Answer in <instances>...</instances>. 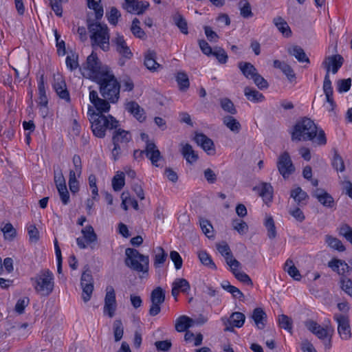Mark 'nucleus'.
<instances>
[{"label":"nucleus","instance_id":"14","mask_svg":"<svg viewBox=\"0 0 352 352\" xmlns=\"http://www.w3.org/2000/svg\"><path fill=\"white\" fill-rule=\"evenodd\" d=\"M241 73L248 79L253 80L255 85L261 89L268 87L267 82L257 72L256 67H239Z\"/></svg>","mask_w":352,"mask_h":352},{"label":"nucleus","instance_id":"5","mask_svg":"<svg viewBox=\"0 0 352 352\" xmlns=\"http://www.w3.org/2000/svg\"><path fill=\"white\" fill-rule=\"evenodd\" d=\"M88 29L91 33L90 38L92 46L97 45L103 51H108L109 50V32L107 25L98 22L91 23L88 25Z\"/></svg>","mask_w":352,"mask_h":352},{"label":"nucleus","instance_id":"41","mask_svg":"<svg viewBox=\"0 0 352 352\" xmlns=\"http://www.w3.org/2000/svg\"><path fill=\"white\" fill-rule=\"evenodd\" d=\"M222 288L230 293L234 298L241 299L243 298V293L236 287L231 285L227 280H224L221 283Z\"/></svg>","mask_w":352,"mask_h":352},{"label":"nucleus","instance_id":"16","mask_svg":"<svg viewBox=\"0 0 352 352\" xmlns=\"http://www.w3.org/2000/svg\"><path fill=\"white\" fill-rule=\"evenodd\" d=\"M40 75L38 81V104L41 106V109H43L42 110V114L43 117H45L47 115V107L48 103V100L46 95V91L45 87V82H44V73L43 72L39 71L38 73Z\"/></svg>","mask_w":352,"mask_h":352},{"label":"nucleus","instance_id":"25","mask_svg":"<svg viewBox=\"0 0 352 352\" xmlns=\"http://www.w3.org/2000/svg\"><path fill=\"white\" fill-rule=\"evenodd\" d=\"M251 318L258 329H263L267 321V314L262 308L257 307L254 309Z\"/></svg>","mask_w":352,"mask_h":352},{"label":"nucleus","instance_id":"30","mask_svg":"<svg viewBox=\"0 0 352 352\" xmlns=\"http://www.w3.org/2000/svg\"><path fill=\"white\" fill-rule=\"evenodd\" d=\"M288 52L294 56L299 62L310 63L309 59L307 57L304 50L300 46L293 45L290 47L288 49Z\"/></svg>","mask_w":352,"mask_h":352},{"label":"nucleus","instance_id":"58","mask_svg":"<svg viewBox=\"0 0 352 352\" xmlns=\"http://www.w3.org/2000/svg\"><path fill=\"white\" fill-rule=\"evenodd\" d=\"M241 15L244 18H249L252 16L251 6L247 0H242L239 3Z\"/></svg>","mask_w":352,"mask_h":352},{"label":"nucleus","instance_id":"43","mask_svg":"<svg viewBox=\"0 0 352 352\" xmlns=\"http://www.w3.org/2000/svg\"><path fill=\"white\" fill-rule=\"evenodd\" d=\"M326 243L328 245L339 252H343L345 250L342 243L338 239L330 235H327L325 239Z\"/></svg>","mask_w":352,"mask_h":352},{"label":"nucleus","instance_id":"44","mask_svg":"<svg viewBox=\"0 0 352 352\" xmlns=\"http://www.w3.org/2000/svg\"><path fill=\"white\" fill-rule=\"evenodd\" d=\"M264 225L267 230L268 237L270 239H274L276 236V230L272 217L266 216Z\"/></svg>","mask_w":352,"mask_h":352},{"label":"nucleus","instance_id":"62","mask_svg":"<svg viewBox=\"0 0 352 352\" xmlns=\"http://www.w3.org/2000/svg\"><path fill=\"white\" fill-rule=\"evenodd\" d=\"M339 233L352 244V228L349 225L342 224L340 228Z\"/></svg>","mask_w":352,"mask_h":352},{"label":"nucleus","instance_id":"12","mask_svg":"<svg viewBox=\"0 0 352 352\" xmlns=\"http://www.w3.org/2000/svg\"><path fill=\"white\" fill-rule=\"evenodd\" d=\"M277 167L280 174L285 179L288 178L294 172L295 168L287 152H284L280 155L277 162Z\"/></svg>","mask_w":352,"mask_h":352},{"label":"nucleus","instance_id":"29","mask_svg":"<svg viewBox=\"0 0 352 352\" xmlns=\"http://www.w3.org/2000/svg\"><path fill=\"white\" fill-rule=\"evenodd\" d=\"M244 95L248 100L252 102H260L265 98L261 93L250 87L244 88Z\"/></svg>","mask_w":352,"mask_h":352},{"label":"nucleus","instance_id":"59","mask_svg":"<svg viewBox=\"0 0 352 352\" xmlns=\"http://www.w3.org/2000/svg\"><path fill=\"white\" fill-rule=\"evenodd\" d=\"M211 56L215 57L220 64H225L228 59L227 53L221 47H214Z\"/></svg>","mask_w":352,"mask_h":352},{"label":"nucleus","instance_id":"32","mask_svg":"<svg viewBox=\"0 0 352 352\" xmlns=\"http://www.w3.org/2000/svg\"><path fill=\"white\" fill-rule=\"evenodd\" d=\"M193 320L186 316L179 317L175 322V329L179 332H183L190 327L193 324Z\"/></svg>","mask_w":352,"mask_h":352},{"label":"nucleus","instance_id":"36","mask_svg":"<svg viewBox=\"0 0 352 352\" xmlns=\"http://www.w3.org/2000/svg\"><path fill=\"white\" fill-rule=\"evenodd\" d=\"M221 108L226 113L230 115H235L237 113L236 109L232 101L228 98H222L219 99Z\"/></svg>","mask_w":352,"mask_h":352},{"label":"nucleus","instance_id":"9","mask_svg":"<svg viewBox=\"0 0 352 352\" xmlns=\"http://www.w3.org/2000/svg\"><path fill=\"white\" fill-rule=\"evenodd\" d=\"M80 285L82 289V298L85 302H87L91 299L94 291V279L88 267L81 275Z\"/></svg>","mask_w":352,"mask_h":352},{"label":"nucleus","instance_id":"35","mask_svg":"<svg viewBox=\"0 0 352 352\" xmlns=\"http://www.w3.org/2000/svg\"><path fill=\"white\" fill-rule=\"evenodd\" d=\"M245 320V315L241 312H234L232 313L230 318L227 320V322L235 327L240 328L241 327Z\"/></svg>","mask_w":352,"mask_h":352},{"label":"nucleus","instance_id":"42","mask_svg":"<svg viewBox=\"0 0 352 352\" xmlns=\"http://www.w3.org/2000/svg\"><path fill=\"white\" fill-rule=\"evenodd\" d=\"M278 322L280 328H283L290 333L292 332L293 328V320L290 317L285 314H281L278 316Z\"/></svg>","mask_w":352,"mask_h":352},{"label":"nucleus","instance_id":"6","mask_svg":"<svg viewBox=\"0 0 352 352\" xmlns=\"http://www.w3.org/2000/svg\"><path fill=\"white\" fill-rule=\"evenodd\" d=\"M31 280L34 282L35 291L41 296H47L52 292L54 287V277L50 270H42Z\"/></svg>","mask_w":352,"mask_h":352},{"label":"nucleus","instance_id":"24","mask_svg":"<svg viewBox=\"0 0 352 352\" xmlns=\"http://www.w3.org/2000/svg\"><path fill=\"white\" fill-rule=\"evenodd\" d=\"M181 153L187 163L192 164L198 160V155L193 150L192 146L188 143L180 144Z\"/></svg>","mask_w":352,"mask_h":352},{"label":"nucleus","instance_id":"39","mask_svg":"<svg viewBox=\"0 0 352 352\" xmlns=\"http://www.w3.org/2000/svg\"><path fill=\"white\" fill-rule=\"evenodd\" d=\"M290 196L299 205L302 204V201L308 198L307 192L302 190L300 187H297L292 190Z\"/></svg>","mask_w":352,"mask_h":352},{"label":"nucleus","instance_id":"48","mask_svg":"<svg viewBox=\"0 0 352 352\" xmlns=\"http://www.w3.org/2000/svg\"><path fill=\"white\" fill-rule=\"evenodd\" d=\"M343 61V58L340 55L336 54L327 57L322 63V65L333 67L342 66Z\"/></svg>","mask_w":352,"mask_h":352},{"label":"nucleus","instance_id":"28","mask_svg":"<svg viewBox=\"0 0 352 352\" xmlns=\"http://www.w3.org/2000/svg\"><path fill=\"white\" fill-rule=\"evenodd\" d=\"M222 121L223 124L233 133H238L241 129L240 122L232 116H224Z\"/></svg>","mask_w":352,"mask_h":352},{"label":"nucleus","instance_id":"45","mask_svg":"<svg viewBox=\"0 0 352 352\" xmlns=\"http://www.w3.org/2000/svg\"><path fill=\"white\" fill-rule=\"evenodd\" d=\"M101 0H87V5L90 9L95 11L96 19H100L103 16V8L100 5Z\"/></svg>","mask_w":352,"mask_h":352},{"label":"nucleus","instance_id":"21","mask_svg":"<svg viewBox=\"0 0 352 352\" xmlns=\"http://www.w3.org/2000/svg\"><path fill=\"white\" fill-rule=\"evenodd\" d=\"M328 266L334 272H336L340 277H347L346 274L351 270V267L344 261L339 259H334L329 262Z\"/></svg>","mask_w":352,"mask_h":352},{"label":"nucleus","instance_id":"63","mask_svg":"<svg viewBox=\"0 0 352 352\" xmlns=\"http://www.w3.org/2000/svg\"><path fill=\"white\" fill-rule=\"evenodd\" d=\"M200 227L203 231V232L208 237L210 238L212 236V226L209 222V221L206 219H201L200 220Z\"/></svg>","mask_w":352,"mask_h":352},{"label":"nucleus","instance_id":"1","mask_svg":"<svg viewBox=\"0 0 352 352\" xmlns=\"http://www.w3.org/2000/svg\"><path fill=\"white\" fill-rule=\"evenodd\" d=\"M82 75L97 83L102 98L96 90L89 92V100L96 109L109 112L110 103H116L120 98V84L113 73L107 67H78Z\"/></svg>","mask_w":352,"mask_h":352},{"label":"nucleus","instance_id":"23","mask_svg":"<svg viewBox=\"0 0 352 352\" xmlns=\"http://www.w3.org/2000/svg\"><path fill=\"white\" fill-rule=\"evenodd\" d=\"M253 190L258 192L265 203L267 204L272 201L273 188L270 183L263 182L260 186H255Z\"/></svg>","mask_w":352,"mask_h":352},{"label":"nucleus","instance_id":"56","mask_svg":"<svg viewBox=\"0 0 352 352\" xmlns=\"http://www.w3.org/2000/svg\"><path fill=\"white\" fill-rule=\"evenodd\" d=\"M332 166L337 171L343 172L345 170L343 159L337 151L334 152Z\"/></svg>","mask_w":352,"mask_h":352},{"label":"nucleus","instance_id":"61","mask_svg":"<svg viewBox=\"0 0 352 352\" xmlns=\"http://www.w3.org/2000/svg\"><path fill=\"white\" fill-rule=\"evenodd\" d=\"M232 226L241 234H245L248 229L247 223L239 219L232 221Z\"/></svg>","mask_w":352,"mask_h":352},{"label":"nucleus","instance_id":"50","mask_svg":"<svg viewBox=\"0 0 352 352\" xmlns=\"http://www.w3.org/2000/svg\"><path fill=\"white\" fill-rule=\"evenodd\" d=\"M198 257H199V261H201V263L211 268V269H216L217 267L214 264V263L212 261L211 257L210 256V255L206 252V251H199L198 252Z\"/></svg>","mask_w":352,"mask_h":352},{"label":"nucleus","instance_id":"8","mask_svg":"<svg viewBox=\"0 0 352 352\" xmlns=\"http://www.w3.org/2000/svg\"><path fill=\"white\" fill-rule=\"evenodd\" d=\"M150 299L151 305L148 313L150 316H155L160 312V305L164 302L165 291L161 287L155 288L151 293Z\"/></svg>","mask_w":352,"mask_h":352},{"label":"nucleus","instance_id":"17","mask_svg":"<svg viewBox=\"0 0 352 352\" xmlns=\"http://www.w3.org/2000/svg\"><path fill=\"white\" fill-rule=\"evenodd\" d=\"M111 42L116 45V51L122 58L130 59L132 57L133 54L123 36L117 33L116 36L112 39Z\"/></svg>","mask_w":352,"mask_h":352},{"label":"nucleus","instance_id":"33","mask_svg":"<svg viewBox=\"0 0 352 352\" xmlns=\"http://www.w3.org/2000/svg\"><path fill=\"white\" fill-rule=\"evenodd\" d=\"M274 25L278 30L286 37L292 35V31L287 23L280 16H277L273 20Z\"/></svg>","mask_w":352,"mask_h":352},{"label":"nucleus","instance_id":"20","mask_svg":"<svg viewBox=\"0 0 352 352\" xmlns=\"http://www.w3.org/2000/svg\"><path fill=\"white\" fill-rule=\"evenodd\" d=\"M312 195L325 207L331 208L334 204L333 198L324 189L316 188L313 191Z\"/></svg>","mask_w":352,"mask_h":352},{"label":"nucleus","instance_id":"4","mask_svg":"<svg viewBox=\"0 0 352 352\" xmlns=\"http://www.w3.org/2000/svg\"><path fill=\"white\" fill-rule=\"evenodd\" d=\"M126 258L124 263L131 270L148 275L149 270V257L142 254L138 250L128 248L125 250Z\"/></svg>","mask_w":352,"mask_h":352},{"label":"nucleus","instance_id":"26","mask_svg":"<svg viewBox=\"0 0 352 352\" xmlns=\"http://www.w3.org/2000/svg\"><path fill=\"white\" fill-rule=\"evenodd\" d=\"M115 129L112 137L113 144L120 145V144H126L131 140V137L128 131L121 129H117V128Z\"/></svg>","mask_w":352,"mask_h":352},{"label":"nucleus","instance_id":"27","mask_svg":"<svg viewBox=\"0 0 352 352\" xmlns=\"http://www.w3.org/2000/svg\"><path fill=\"white\" fill-rule=\"evenodd\" d=\"M154 254V261L153 265L155 268H160L164 264L167 259V254L165 252L164 250L159 246L153 250Z\"/></svg>","mask_w":352,"mask_h":352},{"label":"nucleus","instance_id":"3","mask_svg":"<svg viewBox=\"0 0 352 352\" xmlns=\"http://www.w3.org/2000/svg\"><path fill=\"white\" fill-rule=\"evenodd\" d=\"M103 113L105 112L100 111L96 112L92 107H89L87 112L93 133L100 138L105 136V131L107 129H113L118 126V120L111 116L103 115Z\"/></svg>","mask_w":352,"mask_h":352},{"label":"nucleus","instance_id":"55","mask_svg":"<svg viewBox=\"0 0 352 352\" xmlns=\"http://www.w3.org/2000/svg\"><path fill=\"white\" fill-rule=\"evenodd\" d=\"M106 16L110 24L116 25L118 19L121 16V14L116 8L112 7L109 12L106 13Z\"/></svg>","mask_w":352,"mask_h":352},{"label":"nucleus","instance_id":"31","mask_svg":"<svg viewBox=\"0 0 352 352\" xmlns=\"http://www.w3.org/2000/svg\"><path fill=\"white\" fill-rule=\"evenodd\" d=\"M149 6V3L146 1H138L135 0L131 5L124 6L129 12H134L138 14H142Z\"/></svg>","mask_w":352,"mask_h":352},{"label":"nucleus","instance_id":"38","mask_svg":"<svg viewBox=\"0 0 352 352\" xmlns=\"http://www.w3.org/2000/svg\"><path fill=\"white\" fill-rule=\"evenodd\" d=\"M173 19L174 23L178 27L183 34H187L188 33L187 21L181 14L176 13L173 16Z\"/></svg>","mask_w":352,"mask_h":352},{"label":"nucleus","instance_id":"54","mask_svg":"<svg viewBox=\"0 0 352 352\" xmlns=\"http://www.w3.org/2000/svg\"><path fill=\"white\" fill-rule=\"evenodd\" d=\"M120 84V88H122L123 91H131L134 89V83L131 77L128 76H123L120 81L119 82Z\"/></svg>","mask_w":352,"mask_h":352},{"label":"nucleus","instance_id":"49","mask_svg":"<svg viewBox=\"0 0 352 352\" xmlns=\"http://www.w3.org/2000/svg\"><path fill=\"white\" fill-rule=\"evenodd\" d=\"M113 329L115 341H120L124 334V327L121 320L118 319L113 322Z\"/></svg>","mask_w":352,"mask_h":352},{"label":"nucleus","instance_id":"7","mask_svg":"<svg viewBox=\"0 0 352 352\" xmlns=\"http://www.w3.org/2000/svg\"><path fill=\"white\" fill-rule=\"evenodd\" d=\"M81 233L82 236L76 239L78 248L80 249H85L90 246L91 248H94L98 239L94 228L91 225L86 226L81 230Z\"/></svg>","mask_w":352,"mask_h":352},{"label":"nucleus","instance_id":"18","mask_svg":"<svg viewBox=\"0 0 352 352\" xmlns=\"http://www.w3.org/2000/svg\"><path fill=\"white\" fill-rule=\"evenodd\" d=\"M217 250L219 253L225 258L226 263L229 266H241V263L234 258L229 245L226 242H222L218 244Z\"/></svg>","mask_w":352,"mask_h":352},{"label":"nucleus","instance_id":"10","mask_svg":"<svg viewBox=\"0 0 352 352\" xmlns=\"http://www.w3.org/2000/svg\"><path fill=\"white\" fill-rule=\"evenodd\" d=\"M116 309L117 302L116 299V293L113 287L109 286L106 289L103 313L104 315H107L109 318H113L115 315Z\"/></svg>","mask_w":352,"mask_h":352},{"label":"nucleus","instance_id":"40","mask_svg":"<svg viewBox=\"0 0 352 352\" xmlns=\"http://www.w3.org/2000/svg\"><path fill=\"white\" fill-rule=\"evenodd\" d=\"M285 271L287 272L290 276L294 280H299L301 275L298 270L294 266L293 261L287 260L285 264Z\"/></svg>","mask_w":352,"mask_h":352},{"label":"nucleus","instance_id":"22","mask_svg":"<svg viewBox=\"0 0 352 352\" xmlns=\"http://www.w3.org/2000/svg\"><path fill=\"white\" fill-rule=\"evenodd\" d=\"M125 109L140 122L144 121L146 118L144 109L135 101L126 102L125 104Z\"/></svg>","mask_w":352,"mask_h":352},{"label":"nucleus","instance_id":"46","mask_svg":"<svg viewBox=\"0 0 352 352\" xmlns=\"http://www.w3.org/2000/svg\"><path fill=\"white\" fill-rule=\"evenodd\" d=\"M1 230L5 240L13 241L16 236V231L10 223H7Z\"/></svg>","mask_w":352,"mask_h":352},{"label":"nucleus","instance_id":"60","mask_svg":"<svg viewBox=\"0 0 352 352\" xmlns=\"http://www.w3.org/2000/svg\"><path fill=\"white\" fill-rule=\"evenodd\" d=\"M69 187L72 192L76 193L79 190L78 182L74 170L69 171Z\"/></svg>","mask_w":352,"mask_h":352},{"label":"nucleus","instance_id":"51","mask_svg":"<svg viewBox=\"0 0 352 352\" xmlns=\"http://www.w3.org/2000/svg\"><path fill=\"white\" fill-rule=\"evenodd\" d=\"M175 287L179 292L187 294L190 289L189 283L185 278H177L172 285Z\"/></svg>","mask_w":352,"mask_h":352},{"label":"nucleus","instance_id":"47","mask_svg":"<svg viewBox=\"0 0 352 352\" xmlns=\"http://www.w3.org/2000/svg\"><path fill=\"white\" fill-rule=\"evenodd\" d=\"M140 20L137 18H135L132 21L131 31L135 36L141 39H144L146 38V34L140 28Z\"/></svg>","mask_w":352,"mask_h":352},{"label":"nucleus","instance_id":"37","mask_svg":"<svg viewBox=\"0 0 352 352\" xmlns=\"http://www.w3.org/2000/svg\"><path fill=\"white\" fill-rule=\"evenodd\" d=\"M176 81L178 84L179 88L181 91H186L189 86L190 82L188 75L184 72H178L175 76Z\"/></svg>","mask_w":352,"mask_h":352},{"label":"nucleus","instance_id":"11","mask_svg":"<svg viewBox=\"0 0 352 352\" xmlns=\"http://www.w3.org/2000/svg\"><path fill=\"white\" fill-rule=\"evenodd\" d=\"M338 323V331L342 340H349L351 337L349 316L344 314H336L333 316Z\"/></svg>","mask_w":352,"mask_h":352},{"label":"nucleus","instance_id":"13","mask_svg":"<svg viewBox=\"0 0 352 352\" xmlns=\"http://www.w3.org/2000/svg\"><path fill=\"white\" fill-rule=\"evenodd\" d=\"M144 153L151 160L152 164L157 166L156 163L160 158V152L153 142L147 141L145 151L135 150L133 153V157L135 159L142 158Z\"/></svg>","mask_w":352,"mask_h":352},{"label":"nucleus","instance_id":"34","mask_svg":"<svg viewBox=\"0 0 352 352\" xmlns=\"http://www.w3.org/2000/svg\"><path fill=\"white\" fill-rule=\"evenodd\" d=\"M232 270V272L234 275V277L239 280L240 282L247 285H253V283L250 278V277L243 272L239 270V267H235L233 265L230 266Z\"/></svg>","mask_w":352,"mask_h":352},{"label":"nucleus","instance_id":"15","mask_svg":"<svg viewBox=\"0 0 352 352\" xmlns=\"http://www.w3.org/2000/svg\"><path fill=\"white\" fill-rule=\"evenodd\" d=\"M52 87L60 98L67 102L70 101L69 93L67 89L66 83L60 74H57L54 75Z\"/></svg>","mask_w":352,"mask_h":352},{"label":"nucleus","instance_id":"52","mask_svg":"<svg viewBox=\"0 0 352 352\" xmlns=\"http://www.w3.org/2000/svg\"><path fill=\"white\" fill-rule=\"evenodd\" d=\"M124 173H118L112 179V186L115 191H120L124 186Z\"/></svg>","mask_w":352,"mask_h":352},{"label":"nucleus","instance_id":"64","mask_svg":"<svg viewBox=\"0 0 352 352\" xmlns=\"http://www.w3.org/2000/svg\"><path fill=\"white\" fill-rule=\"evenodd\" d=\"M170 258L174 263L176 270H179L182 267L183 261L179 254L176 251H171Z\"/></svg>","mask_w":352,"mask_h":352},{"label":"nucleus","instance_id":"53","mask_svg":"<svg viewBox=\"0 0 352 352\" xmlns=\"http://www.w3.org/2000/svg\"><path fill=\"white\" fill-rule=\"evenodd\" d=\"M339 283L341 289L352 297V280L348 277H340Z\"/></svg>","mask_w":352,"mask_h":352},{"label":"nucleus","instance_id":"19","mask_svg":"<svg viewBox=\"0 0 352 352\" xmlns=\"http://www.w3.org/2000/svg\"><path fill=\"white\" fill-rule=\"evenodd\" d=\"M195 141L206 152H207L208 154L214 153L215 148L213 141L204 133H196Z\"/></svg>","mask_w":352,"mask_h":352},{"label":"nucleus","instance_id":"57","mask_svg":"<svg viewBox=\"0 0 352 352\" xmlns=\"http://www.w3.org/2000/svg\"><path fill=\"white\" fill-rule=\"evenodd\" d=\"M144 66H161L156 60V53L154 51H148L144 56Z\"/></svg>","mask_w":352,"mask_h":352},{"label":"nucleus","instance_id":"2","mask_svg":"<svg viewBox=\"0 0 352 352\" xmlns=\"http://www.w3.org/2000/svg\"><path fill=\"white\" fill-rule=\"evenodd\" d=\"M291 139L293 142L312 140L319 145H324L327 142L324 131L318 129L314 121L306 117L298 120L294 126Z\"/></svg>","mask_w":352,"mask_h":352}]
</instances>
